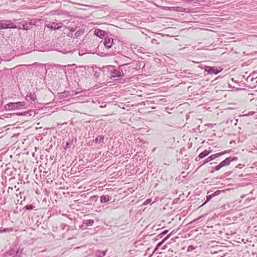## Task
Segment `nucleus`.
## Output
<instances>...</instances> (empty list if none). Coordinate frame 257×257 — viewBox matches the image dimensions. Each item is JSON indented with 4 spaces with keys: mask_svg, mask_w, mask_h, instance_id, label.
Wrapping results in <instances>:
<instances>
[{
    "mask_svg": "<svg viewBox=\"0 0 257 257\" xmlns=\"http://www.w3.org/2000/svg\"><path fill=\"white\" fill-rule=\"evenodd\" d=\"M127 64H122L118 68L112 65H107L103 67V71H107L111 78L120 77L124 76V73H126Z\"/></svg>",
    "mask_w": 257,
    "mask_h": 257,
    "instance_id": "obj_1",
    "label": "nucleus"
},
{
    "mask_svg": "<svg viewBox=\"0 0 257 257\" xmlns=\"http://www.w3.org/2000/svg\"><path fill=\"white\" fill-rule=\"evenodd\" d=\"M16 24L10 20L0 21V29H17Z\"/></svg>",
    "mask_w": 257,
    "mask_h": 257,
    "instance_id": "obj_2",
    "label": "nucleus"
},
{
    "mask_svg": "<svg viewBox=\"0 0 257 257\" xmlns=\"http://www.w3.org/2000/svg\"><path fill=\"white\" fill-rule=\"evenodd\" d=\"M128 66L126 67V69H134L136 70H139L143 68L145 66V64L142 61H134L132 63H126Z\"/></svg>",
    "mask_w": 257,
    "mask_h": 257,
    "instance_id": "obj_3",
    "label": "nucleus"
},
{
    "mask_svg": "<svg viewBox=\"0 0 257 257\" xmlns=\"http://www.w3.org/2000/svg\"><path fill=\"white\" fill-rule=\"evenodd\" d=\"M204 69L207 73V74H217L221 71V70H218L216 67L209 66H205Z\"/></svg>",
    "mask_w": 257,
    "mask_h": 257,
    "instance_id": "obj_4",
    "label": "nucleus"
},
{
    "mask_svg": "<svg viewBox=\"0 0 257 257\" xmlns=\"http://www.w3.org/2000/svg\"><path fill=\"white\" fill-rule=\"evenodd\" d=\"M238 158L236 157H229L226 158L224 160L221 162L219 164L221 167L228 166L231 162L237 161Z\"/></svg>",
    "mask_w": 257,
    "mask_h": 257,
    "instance_id": "obj_5",
    "label": "nucleus"
},
{
    "mask_svg": "<svg viewBox=\"0 0 257 257\" xmlns=\"http://www.w3.org/2000/svg\"><path fill=\"white\" fill-rule=\"evenodd\" d=\"M83 33V31H81L80 29L77 30V28L71 30V33H69L68 36L73 37V38H77L78 37L81 36Z\"/></svg>",
    "mask_w": 257,
    "mask_h": 257,
    "instance_id": "obj_6",
    "label": "nucleus"
},
{
    "mask_svg": "<svg viewBox=\"0 0 257 257\" xmlns=\"http://www.w3.org/2000/svg\"><path fill=\"white\" fill-rule=\"evenodd\" d=\"M113 44V39L112 38L109 37L108 36L105 37L103 42V45L106 49H110L112 47Z\"/></svg>",
    "mask_w": 257,
    "mask_h": 257,
    "instance_id": "obj_7",
    "label": "nucleus"
},
{
    "mask_svg": "<svg viewBox=\"0 0 257 257\" xmlns=\"http://www.w3.org/2000/svg\"><path fill=\"white\" fill-rule=\"evenodd\" d=\"M223 154V153H216L215 154L209 156L204 161L203 163L201 165H205V164L210 162L211 161L214 160L216 158L222 156Z\"/></svg>",
    "mask_w": 257,
    "mask_h": 257,
    "instance_id": "obj_8",
    "label": "nucleus"
},
{
    "mask_svg": "<svg viewBox=\"0 0 257 257\" xmlns=\"http://www.w3.org/2000/svg\"><path fill=\"white\" fill-rule=\"evenodd\" d=\"M17 105L16 102H9L5 105L4 108L6 110H14L17 109Z\"/></svg>",
    "mask_w": 257,
    "mask_h": 257,
    "instance_id": "obj_9",
    "label": "nucleus"
},
{
    "mask_svg": "<svg viewBox=\"0 0 257 257\" xmlns=\"http://www.w3.org/2000/svg\"><path fill=\"white\" fill-rule=\"evenodd\" d=\"M212 152L211 150H205L204 151L202 152L199 154L198 157H197L195 159L196 161H199L200 159H203L208 156Z\"/></svg>",
    "mask_w": 257,
    "mask_h": 257,
    "instance_id": "obj_10",
    "label": "nucleus"
},
{
    "mask_svg": "<svg viewBox=\"0 0 257 257\" xmlns=\"http://www.w3.org/2000/svg\"><path fill=\"white\" fill-rule=\"evenodd\" d=\"M165 10H169V11H174L176 12H186L185 9L180 7H166L165 8Z\"/></svg>",
    "mask_w": 257,
    "mask_h": 257,
    "instance_id": "obj_11",
    "label": "nucleus"
},
{
    "mask_svg": "<svg viewBox=\"0 0 257 257\" xmlns=\"http://www.w3.org/2000/svg\"><path fill=\"white\" fill-rule=\"evenodd\" d=\"M21 252L19 251H15V250H11L7 252V257H21Z\"/></svg>",
    "mask_w": 257,
    "mask_h": 257,
    "instance_id": "obj_12",
    "label": "nucleus"
},
{
    "mask_svg": "<svg viewBox=\"0 0 257 257\" xmlns=\"http://www.w3.org/2000/svg\"><path fill=\"white\" fill-rule=\"evenodd\" d=\"M95 34L99 37H105L107 33L105 31L100 29H97L95 31Z\"/></svg>",
    "mask_w": 257,
    "mask_h": 257,
    "instance_id": "obj_13",
    "label": "nucleus"
},
{
    "mask_svg": "<svg viewBox=\"0 0 257 257\" xmlns=\"http://www.w3.org/2000/svg\"><path fill=\"white\" fill-rule=\"evenodd\" d=\"M111 197L108 195H103L100 197V202L101 203H105L108 202Z\"/></svg>",
    "mask_w": 257,
    "mask_h": 257,
    "instance_id": "obj_14",
    "label": "nucleus"
},
{
    "mask_svg": "<svg viewBox=\"0 0 257 257\" xmlns=\"http://www.w3.org/2000/svg\"><path fill=\"white\" fill-rule=\"evenodd\" d=\"M26 98L28 101H34L36 99V95L35 93H29L26 95Z\"/></svg>",
    "mask_w": 257,
    "mask_h": 257,
    "instance_id": "obj_15",
    "label": "nucleus"
},
{
    "mask_svg": "<svg viewBox=\"0 0 257 257\" xmlns=\"http://www.w3.org/2000/svg\"><path fill=\"white\" fill-rule=\"evenodd\" d=\"M48 28H50L52 30H59L61 26H58V24L56 23H52L47 25Z\"/></svg>",
    "mask_w": 257,
    "mask_h": 257,
    "instance_id": "obj_16",
    "label": "nucleus"
},
{
    "mask_svg": "<svg viewBox=\"0 0 257 257\" xmlns=\"http://www.w3.org/2000/svg\"><path fill=\"white\" fill-rule=\"evenodd\" d=\"M170 236L171 234L167 235L165 238H164L161 241L159 242L157 244L155 250H157L166 240H167L170 237Z\"/></svg>",
    "mask_w": 257,
    "mask_h": 257,
    "instance_id": "obj_17",
    "label": "nucleus"
},
{
    "mask_svg": "<svg viewBox=\"0 0 257 257\" xmlns=\"http://www.w3.org/2000/svg\"><path fill=\"white\" fill-rule=\"evenodd\" d=\"M106 252L107 250L104 251L98 250L96 251V255L97 256V257H103L105 255Z\"/></svg>",
    "mask_w": 257,
    "mask_h": 257,
    "instance_id": "obj_18",
    "label": "nucleus"
},
{
    "mask_svg": "<svg viewBox=\"0 0 257 257\" xmlns=\"http://www.w3.org/2000/svg\"><path fill=\"white\" fill-rule=\"evenodd\" d=\"M104 140V136H98L96 137L95 139V142L97 144H100V143L102 142Z\"/></svg>",
    "mask_w": 257,
    "mask_h": 257,
    "instance_id": "obj_19",
    "label": "nucleus"
},
{
    "mask_svg": "<svg viewBox=\"0 0 257 257\" xmlns=\"http://www.w3.org/2000/svg\"><path fill=\"white\" fill-rule=\"evenodd\" d=\"M94 221L92 219L83 220V224L87 226H91L93 224Z\"/></svg>",
    "mask_w": 257,
    "mask_h": 257,
    "instance_id": "obj_20",
    "label": "nucleus"
},
{
    "mask_svg": "<svg viewBox=\"0 0 257 257\" xmlns=\"http://www.w3.org/2000/svg\"><path fill=\"white\" fill-rule=\"evenodd\" d=\"M17 105V109H20L24 108V106L26 104L25 102H16Z\"/></svg>",
    "mask_w": 257,
    "mask_h": 257,
    "instance_id": "obj_21",
    "label": "nucleus"
},
{
    "mask_svg": "<svg viewBox=\"0 0 257 257\" xmlns=\"http://www.w3.org/2000/svg\"><path fill=\"white\" fill-rule=\"evenodd\" d=\"M17 105V109H20L24 108V106L26 104L25 102H16Z\"/></svg>",
    "mask_w": 257,
    "mask_h": 257,
    "instance_id": "obj_22",
    "label": "nucleus"
},
{
    "mask_svg": "<svg viewBox=\"0 0 257 257\" xmlns=\"http://www.w3.org/2000/svg\"><path fill=\"white\" fill-rule=\"evenodd\" d=\"M35 208V206L33 204L27 205L24 207V209H26L27 210H32Z\"/></svg>",
    "mask_w": 257,
    "mask_h": 257,
    "instance_id": "obj_23",
    "label": "nucleus"
},
{
    "mask_svg": "<svg viewBox=\"0 0 257 257\" xmlns=\"http://www.w3.org/2000/svg\"><path fill=\"white\" fill-rule=\"evenodd\" d=\"M212 198V196H211V194L207 195L206 196V201L203 204H202L200 206V207L203 206L204 204H205L207 202H208Z\"/></svg>",
    "mask_w": 257,
    "mask_h": 257,
    "instance_id": "obj_24",
    "label": "nucleus"
},
{
    "mask_svg": "<svg viewBox=\"0 0 257 257\" xmlns=\"http://www.w3.org/2000/svg\"><path fill=\"white\" fill-rule=\"evenodd\" d=\"M98 197L97 195H94L93 196L90 197V201L92 202H96L98 200Z\"/></svg>",
    "mask_w": 257,
    "mask_h": 257,
    "instance_id": "obj_25",
    "label": "nucleus"
},
{
    "mask_svg": "<svg viewBox=\"0 0 257 257\" xmlns=\"http://www.w3.org/2000/svg\"><path fill=\"white\" fill-rule=\"evenodd\" d=\"M221 166H220V165L219 164L218 165L216 166L214 168V170H212L211 171V173H213L214 171H218L219 170H220L221 168Z\"/></svg>",
    "mask_w": 257,
    "mask_h": 257,
    "instance_id": "obj_26",
    "label": "nucleus"
},
{
    "mask_svg": "<svg viewBox=\"0 0 257 257\" xmlns=\"http://www.w3.org/2000/svg\"><path fill=\"white\" fill-rule=\"evenodd\" d=\"M23 29L24 30H28L30 29V26H31L30 24H28L27 23H26L25 24H23Z\"/></svg>",
    "mask_w": 257,
    "mask_h": 257,
    "instance_id": "obj_27",
    "label": "nucleus"
},
{
    "mask_svg": "<svg viewBox=\"0 0 257 257\" xmlns=\"http://www.w3.org/2000/svg\"><path fill=\"white\" fill-rule=\"evenodd\" d=\"M168 232V230H165L162 232H161L160 234H159L158 236H159L160 238L162 237L164 235L167 234Z\"/></svg>",
    "mask_w": 257,
    "mask_h": 257,
    "instance_id": "obj_28",
    "label": "nucleus"
},
{
    "mask_svg": "<svg viewBox=\"0 0 257 257\" xmlns=\"http://www.w3.org/2000/svg\"><path fill=\"white\" fill-rule=\"evenodd\" d=\"M220 193V190H217L216 191H215V192L212 193L211 195V196H212V198L219 195Z\"/></svg>",
    "mask_w": 257,
    "mask_h": 257,
    "instance_id": "obj_29",
    "label": "nucleus"
},
{
    "mask_svg": "<svg viewBox=\"0 0 257 257\" xmlns=\"http://www.w3.org/2000/svg\"><path fill=\"white\" fill-rule=\"evenodd\" d=\"M151 201H152L151 199H148L145 201V202L143 203V205H146L148 204L151 203Z\"/></svg>",
    "mask_w": 257,
    "mask_h": 257,
    "instance_id": "obj_30",
    "label": "nucleus"
},
{
    "mask_svg": "<svg viewBox=\"0 0 257 257\" xmlns=\"http://www.w3.org/2000/svg\"><path fill=\"white\" fill-rule=\"evenodd\" d=\"M28 114H29L28 112H25L22 113H16L17 115H27Z\"/></svg>",
    "mask_w": 257,
    "mask_h": 257,
    "instance_id": "obj_31",
    "label": "nucleus"
},
{
    "mask_svg": "<svg viewBox=\"0 0 257 257\" xmlns=\"http://www.w3.org/2000/svg\"><path fill=\"white\" fill-rule=\"evenodd\" d=\"M70 145H71L70 143L67 142L66 143L65 146L64 147V149H67L69 148L70 147Z\"/></svg>",
    "mask_w": 257,
    "mask_h": 257,
    "instance_id": "obj_32",
    "label": "nucleus"
},
{
    "mask_svg": "<svg viewBox=\"0 0 257 257\" xmlns=\"http://www.w3.org/2000/svg\"><path fill=\"white\" fill-rule=\"evenodd\" d=\"M202 217H203V216H199V217H198V218H197L196 219H194V220L192 221V222H197V221H199V220H200Z\"/></svg>",
    "mask_w": 257,
    "mask_h": 257,
    "instance_id": "obj_33",
    "label": "nucleus"
},
{
    "mask_svg": "<svg viewBox=\"0 0 257 257\" xmlns=\"http://www.w3.org/2000/svg\"><path fill=\"white\" fill-rule=\"evenodd\" d=\"M194 248V247L193 246H192V245H190V246L188 247V250H193Z\"/></svg>",
    "mask_w": 257,
    "mask_h": 257,
    "instance_id": "obj_34",
    "label": "nucleus"
},
{
    "mask_svg": "<svg viewBox=\"0 0 257 257\" xmlns=\"http://www.w3.org/2000/svg\"><path fill=\"white\" fill-rule=\"evenodd\" d=\"M9 230V228H5L4 229H2V232H7Z\"/></svg>",
    "mask_w": 257,
    "mask_h": 257,
    "instance_id": "obj_35",
    "label": "nucleus"
},
{
    "mask_svg": "<svg viewBox=\"0 0 257 257\" xmlns=\"http://www.w3.org/2000/svg\"><path fill=\"white\" fill-rule=\"evenodd\" d=\"M227 153H228V151H223V152H219V153H223V155H224V154H226Z\"/></svg>",
    "mask_w": 257,
    "mask_h": 257,
    "instance_id": "obj_36",
    "label": "nucleus"
},
{
    "mask_svg": "<svg viewBox=\"0 0 257 257\" xmlns=\"http://www.w3.org/2000/svg\"><path fill=\"white\" fill-rule=\"evenodd\" d=\"M6 204V201H3L1 203V205H4Z\"/></svg>",
    "mask_w": 257,
    "mask_h": 257,
    "instance_id": "obj_37",
    "label": "nucleus"
},
{
    "mask_svg": "<svg viewBox=\"0 0 257 257\" xmlns=\"http://www.w3.org/2000/svg\"><path fill=\"white\" fill-rule=\"evenodd\" d=\"M9 190H13V188L12 187H9V188H8V191Z\"/></svg>",
    "mask_w": 257,
    "mask_h": 257,
    "instance_id": "obj_38",
    "label": "nucleus"
},
{
    "mask_svg": "<svg viewBox=\"0 0 257 257\" xmlns=\"http://www.w3.org/2000/svg\"><path fill=\"white\" fill-rule=\"evenodd\" d=\"M2 106V102L0 101V108H1Z\"/></svg>",
    "mask_w": 257,
    "mask_h": 257,
    "instance_id": "obj_39",
    "label": "nucleus"
},
{
    "mask_svg": "<svg viewBox=\"0 0 257 257\" xmlns=\"http://www.w3.org/2000/svg\"><path fill=\"white\" fill-rule=\"evenodd\" d=\"M2 232V228H0V233Z\"/></svg>",
    "mask_w": 257,
    "mask_h": 257,
    "instance_id": "obj_40",
    "label": "nucleus"
},
{
    "mask_svg": "<svg viewBox=\"0 0 257 257\" xmlns=\"http://www.w3.org/2000/svg\"><path fill=\"white\" fill-rule=\"evenodd\" d=\"M197 1L201 2H203L204 0H197Z\"/></svg>",
    "mask_w": 257,
    "mask_h": 257,
    "instance_id": "obj_41",
    "label": "nucleus"
},
{
    "mask_svg": "<svg viewBox=\"0 0 257 257\" xmlns=\"http://www.w3.org/2000/svg\"><path fill=\"white\" fill-rule=\"evenodd\" d=\"M14 212H15V213H17V212H16V210H15V211H14Z\"/></svg>",
    "mask_w": 257,
    "mask_h": 257,
    "instance_id": "obj_42",
    "label": "nucleus"
}]
</instances>
